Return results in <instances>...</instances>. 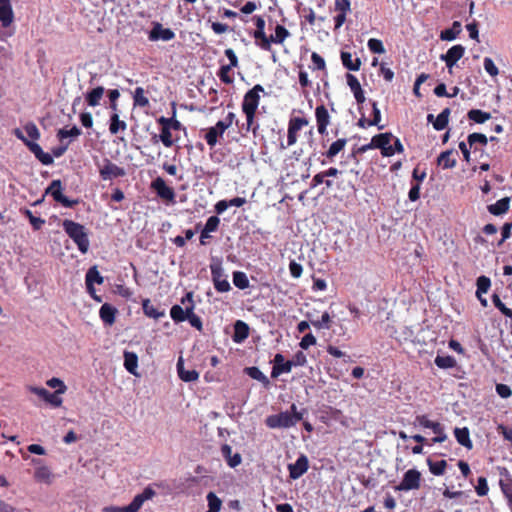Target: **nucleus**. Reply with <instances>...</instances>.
I'll list each match as a JSON object with an SVG mask.
<instances>
[{"label":"nucleus","instance_id":"1","mask_svg":"<svg viewBox=\"0 0 512 512\" xmlns=\"http://www.w3.org/2000/svg\"><path fill=\"white\" fill-rule=\"evenodd\" d=\"M303 419V412L297 411V406L292 404L290 411L280 412L278 414L269 415L265 419V424L271 429L290 428L295 426Z\"/></svg>","mask_w":512,"mask_h":512},{"label":"nucleus","instance_id":"2","mask_svg":"<svg viewBox=\"0 0 512 512\" xmlns=\"http://www.w3.org/2000/svg\"><path fill=\"white\" fill-rule=\"evenodd\" d=\"M65 233L74 241L78 250L86 254L89 250L90 242L86 228L73 220L65 219L62 222Z\"/></svg>","mask_w":512,"mask_h":512},{"label":"nucleus","instance_id":"3","mask_svg":"<svg viewBox=\"0 0 512 512\" xmlns=\"http://www.w3.org/2000/svg\"><path fill=\"white\" fill-rule=\"evenodd\" d=\"M309 124V121L305 117H291L288 122L287 131V145L281 143V149L293 146L298 140V132Z\"/></svg>","mask_w":512,"mask_h":512},{"label":"nucleus","instance_id":"4","mask_svg":"<svg viewBox=\"0 0 512 512\" xmlns=\"http://www.w3.org/2000/svg\"><path fill=\"white\" fill-rule=\"evenodd\" d=\"M210 271L214 287L218 292L224 293L231 290V285L227 280L221 262L211 263Z\"/></svg>","mask_w":512,"mask_h":512},{"label":"nucleus","instance_id":"5","mask_svg":"<svg viewBox=\"0 0 512 512\" xmlns=\"http://www.w3.org/2000/svg\"><path fill=\"white\" fill-rule=\"evenodd\" d=\"M264 92V88L260 84H256L252 89L248 90L241 104L242 111L257 112L260 103V93Z\"/></svg>","mask_w":512,"mask_h":512},{"label":"nucleus","instance_id":"6","mask_svg":"<svg viewBox=\"0 0 512 512\" xmlns=\"http://www.w3.org/2000/svg\"><path fill=\"white\" fill-rule=\"evenodd\" d=\"M254 24L256 26L255 31L252 33L253 38L255 39V44L260 49L264 51H269V43L268 36L266 35L265 29V20L262 16H254L253 17Z\"/></svg>","mask_w":512,"mask_h":512},{"label":"nucleus","instance_id":"7","mask_svg":"<svg viewBox=\"0 0 512 512\" xmlns=\"http://www.w3.org/2000/svg\"><path fill=\"white\" fill-rule=\"evenodd\" d=\"M421 473L417 469H409L404 473L403 479L397 486L399 491H410L420 488Z\"/></svg>","mask_w":512,"mask_h":512},{"label":"nucleus","instance_id":"8","mask_svg":"<svg viewBox=\"0 0 512 512\" xmlns=\"http://www.w3.org/2000/svg\"><path fill=\"white\" fill-rule=\"evenodd\" d=\"M181 303L183 305H187V318L186 320L189 321L190 325L194 328H196L198 331H202L203 329V323L201 318L194 313V300H193V292H188L186 295L181 299Z\"/></svg>","mask_w":512,"mask_h":512},{"label":"nucleus","instance_id":"9","mask_svg":"<svg viewBox=\"0 0 512 512\" xmlns=\"http://www.w3.org/2000/svg\"><path fill=\"white\" fill-rule=\"evenodd\" d=\"M151 188L156 192L157 196L162 200L169 202L175 201V191L172 187H169L165 180L161 177H157L151 182Z\"/></svg>","mask_w":512,"mask_h":512},{"label":"nucleus","instance_id":"10","mask_svg":"<svg viewBox=\"0 0 512 512\" xmlns=\"http://www.w3.org/2000/svg\"><path fill=\"white\" fill-rule=\"evenodd\" d=\"M46 192L49 193L56 202L61 203L64 207L71 208L77 203V201L70 200L63 195L60 180H53L47 188Z\"/></svg>","mask_w":512,"mask_h":512},{"label":"nucleus","instance_id":"11","mask_svg":"<svg viewBox=\"0 0 512 512\" xmlns=\"http://www.w3.org/2000/svg\"><path fill=\"white\" fill-rule=\"evenodd\" d=\"M34 394L38 395L41 399H43L46 403L50 404L52 407L57 408L62 405L61 395L63 393V389H57L54 392H50L45 388H35Z\"/></svg>","mask_w":512,"mask_h":512},{"label":"nucleus","instance_id":"12","mask_svg":"<svg viewBox=\"0 0 512 512\" xmlns=\"http://www.w3.org/2000/svg\"><path fill=\"white\" fill-rule=\"evenodd\" d=\"M99 174L102 180H112L114 178L123 177L125 170L108 159L104 160V165L100 168Z\"/></svg>","mask_w":512,"mask_h":512},{"label":"nucleus","instance_id":"13","mask_svg":"<svg viewBox=\"0 0 512 512\" xmlns=\"http://www.w3.org/2000/svg\"><path fill=\"white\" fill-rule=\"evenodd\" d=\"M394 136L390 132L380 133L372 137V145L374 149H380L383 157H391L392 151L389 150L388 145Z\"/></svg>","mask_w":512,"mask_h":512},{"label":"nucleus","instance_id":"14","mask_svg":"<svg viewBox=\"0 0 512 512\" xmlns=\"http://www.w3.org/2000/svg\"><path fill=\"white\" fill-rule=\"evenodd\" d=\"M156 495V492L153 490L152 485H148L142 493L137 494L132 502L126 506L127 512H138L143 503L147 500L152 499Z\"/></svg>","mask_w":512,"mask_h":512},{"label":"nucleus","instance_id":"15","mask_svg":"<svg viewBox=\"0 0 512 512\" xmlns=\"http://www.w3.org/2000/svg\"><path fill=\"white\" fill-rule=\"evenodd\" d=\"M308 468L309 460L306 455L301 454L295 463L288 464L289 477L293 480L299 479Z\"/></svg>","mask_w":512,"mask_h":512},{"label":"nucleus","instance_id":"16","mask_svg":"<svg viewBox=\"0 0 512 512\" xmlns=\"http://www.w3.org/2000/svg\"><path fill=\"white\" fill-rule=\"evenodd\" d=\"M315 118L317 124V130L320 135L327 134V127L330 125V114L325 107V105L321 104L315 109Z\"/></svg>","mask_w":512,"mask_h":512},{"label":"nucleus","instance_id":"17","mask_svg":"<svg viewBox=\"0 0 512 512\" xmlns=\"http://www.w3.org/2000/svg\"><path fill=\"white\" fill-rule=\"evenodd\" d=\"M464 53V46L457 44L449 48L440 58L445 62L446 66L451 69L464 56Z\"/></svg>","mask_w":512,"mask_h":512},{"label":"nucleus","instance_id":"18","mask_svg":"<svg viewBox=\"0 0 512 512\" xmlns=\"http://www.w3.org/2000/svg\"><path fill=\"white\" fill-rule=\"evenodd\" d=\"M273 362H274V365H273V368L271 371L272 378H277L278 376H280L283 373H290L292 370V367H293L292 361L291 360L285 361L284 356L280 353H277L274 356Z\"/></svg>","mask_w":512,"mask_h":512},{"label":"nucleus","instance_id":"19","mask_svg":"<svg viewBox=\"0 0 512 512\" xmlns=\"http://www.w3.org/2000/svg\"><path fill=\"white\" fill-rule=\"evenodd\" d=\"M174 37L175 33L170 28H164L162 24L158 22L154 23V26L149 33V40L151 41H170L174 39Z\"/></svg>","mask_w":512,"mask_h":512},{"label":"nucleus","instance_id":"20","mask_svg":"<svg viewBox=\"0 0 512 512\" xmlns=\"http://www.w3.org/2000/svg\"><path fill=\"white\" fill-rule=\"evenodd\" d=\"M346 81L347 85L349 86L350 90L352 91L355 100L358 104H363L365 102V96L363 89L361 87V84L356 76L353 74L347 73L346 74Z\"/></svg>","mask_w":512,"mask_h":512},{"label":"nucleus","instance_id":"21","mask_svg":"<svg viewBox=\"0 0 512 512\" xmlns=\"http://www.w3.org/2000/svg\"><path fill=\"white\" fill-rule=\"evenodd\" d=\"M457 155L458 153L453 149L441 152L437 158L438 166H441L443 169L454 168L457 164V159L455 157Z\"/></svg>","mask_w":512,"mask_h":512},{"label":"nucleus","instance_id":"22","mask_svg":"<svg viewBox=\"0 0 512 512\" xmlns=\"http://www.w3.org/2000/svg\"><path fill=\"white\" fill-rule=\"evenodd\" d=\"M86 287L90 293L94 292V284L101 285L104 282V278L100 275L96 266L88 269L85 277Z\"/></svg>","mask_w":512,"mask_h":512},{"label":"nucleus","instance_id":"23","mask_svg":"<svg viewBox=\"0 0 512 512\" xmlns=\"http://www.w3.org/2000/svg\"><path fill=\"white\" fill-rule=\"evenodd\" d=\"M221 454L231 468H235L241 464V455L239 453L232 454V447L230 445H222Z\"/></svg>","mask_w":512,"mask_h":512},{"label":"nucleus","instance_id":"24","mask_svg":"<svg viewBox=\"0 0 512 512\" xmlns=\"http://www.w3.org/2000/svg\"><path fill=\"white\" fill-rule=\"evenodd\" d=\"M249 336V326L244 321L237 320L234 324L232 339L235 343H241Z\"/></svg>","mask_w":512,"mask_h":512},{"label":"nucleus","instance_id":"25","mask_svg":"<svg viewBox=\"0 0 512 512\" xmlns=\"http://www.w3.org/2000/svg\"><path fill=\"white\" fill-rule=\"evenodd\" d=\"M288 37H290V32L283 25L277 24L275 34L268 36L269 51H271L272 43L283 44Z\"/></svg>","mask_w":512,"mask_h":512},{"label":"nucleus","instance_id":"26","mask_svg":"<svg viewBox=\"0 0 512 512\" xmlns=\"http://www.w3.org/2000/svg\"><path fill=\"white\" fill-rule=\"evenodd\" d=\"M116 313L117 309L108 303L103 304L99 310L101 320L109 326L114 324Z\"/></svg>","mask_w":512,"mask_h":512},{"label":"nucleus","instance_id":"27","mask_svg":"<svg viewBox=\"0 0 512 512\" xmlns=\"http://www.w3.org/2000/svg\"><path fill=\"white\" fill-rule=\"evenodd\" d=\"M177 372L179 378L184 382H193L198 380L199 373L196 370H185L182 357L177 362Z\"/></svg>","mask_w":512,"mask_h":512},{"label":"nucleus","instance_id":"28","mask_svg":"<svg viewBox=\"0 0 512 512\" xmlns=\"http://www.w3.org/2000/svg\"><path fill=\"white\" fill-rule=\"evenodd\" d=\"M13 18V12L10 0H0V22L4 27H8Z\"/></svg>","mask_w":512,"mask_h":512},{"label":"nucleus","instance_id":"29","mask_svg":"<svg viewBox=\"0 0 512 512\" xmlns=\"http://www.w3.org/2000/svg\"><path fill=\"white\" fill-rule=\"evenodd\" d=\"M340 58L343 66L350 71H359L361 67V59L356 57L352 58V54L350 52L341 51Z\"/></svg>","mask_w":512,"mask_h":512},{"label":"nucleus","instance_id":"30","mask_svg":"<svg viewBox=\"0 0 512 512\" xmlns=\"http://www.w3.org/2000/svg\"><path fill=\"white\" fill-rule=\"evenodd\" d=\"M35 472L34 476L37 480L46 484H51L54 478L51 470L46 466H39V463L34 460Z\"/></svg>","mask_w":512,"mask_h":512},{"label":"nucleus","instance_id":"31","mask_svg":"<svg viewBox=\"0 0 512 512\" xmlns=\"http://www.w3.org/2000/svg\"><path fill=\"white\" fill-rule=\"evenodd\" d=\"M347 144L346 138H340L331 143L328 150L324 153V156L330 160L333 161V159L344 150L345 146Z\"/></svg>","mask_w":512,"mask_h":512},{"label":"nucleus","instance_id":"32","mask_svg":"<svg viewBox=\"0 0 512 512\" xmlns=\"http://www.w3.org/2000/svg\"><path fill=\"white\" fill-rule=\"evenodd\" d=\"M226 131L225 128H219L218 127V122L216 123L215 126L213 127H210L206 134H205V140L207 142V144L212 148L214 147L217 142H218V137H222L224 132Z\"/></svg>","mask_w":512,"mask_h":512},{"label":"nucleus","instance_id":"33","mask_svg":"<svg viewBox=\"0 0 512 512\" xmlns=\"http://www.w3.org/2000/svg\"><path fill=\"white\" fill-rule=\"evenodd\" d=\"M105 89L102 86H98L88 91L85 95L86 102L89 106L95 107L100 104V101L104 95Z\"/></svg>","mask_w":512,"mask_h":512},{"label":"nucleus","instance_id":"34","mask_svg":"<svg viewBox=\"0 0 512 512\" xmlns=\"http://www.w3.org/2000/svg\"><path fill=\"white\" fill-rule=\"evenodd\" d=\"M454 435L457 440V442L466 447L467 449H472L473 443L470 439V433L468 428H455L454 429Z\"/></svg>","mask_w":512,"mask_h":512},{"label":"nucleus","instance_id":"35","mask_svg":"<svg viewBox=\"0 0 512 512\" xmlns=\"http://www.w3.org/2000/svg\"><path fill=\"white\" fill-rule=\"evenodd\" d=\"M510 199L508 197H504L498 200L496 203L488 206V211L495 216L502 215L509 210Z\"/></svg>","mask_w":512,"mask_h":512},{"label":"nucleus","instance_id":"36","mask_svg":"<svg viewBox=\"0 0 512 512\" xmlns=\"http://www.w3.org/2000/svg\"><path fill=\"white\" fill-rule=\"evenodd\" d=\"M461 31V23L459 21H454L451 28L441 31L440 39L443 41H452L457 38Z\"/></svg>","mask_w":512,"mask_h":512},{"label":"nucleus","instance_id":"37","mask_svg":"<svg viewBox=\"0 0 512 512\" xmlns=\"http://www.w3.org/2000/svg\"><path fill=\"white\" fill-rule=\"evenodd\" d=\"M144 314L150 318L158 320L165 315L164 311H159L149 299H145L142 304Z\"/></svg>","mask_w":512,"mask_h":512},{"label":"nucleus","instance_id":"38","mask_svg":"<svg viewBox=\"0 0 512 512\" xmlns=\"http://www.w3.org/2000/svg\"><path fill=\"white\" fill-rule=\"evenodd\" d=\"M450 109L445 108L442 110L440 114L436 117L435 121H433V127L437 131L444 130L449 122V116H450Z\"/></svg>","mask_w":512,"mask_h":512},{"label":"nucleus","instance_id":"39","mask_svg":"<svg viewBox=\"0 0 512 512\" xmlns=\"http://www.w3.org/2000/svg\"><path fill=\"white\" fill-rule=\"evenodd\" d=\"M127 124L125 121L120 120L118 113H113L110 116L109 131L111 134H117L119 131H125Z\"/></svg>","mask_w":512,"mask_h":512},{"label":"nucleus","instance_id":"40","mask_svg":"<svg viewBox=\"0 0 512 512\" xmlns=\"http://www.w3.org/2000/svg\"><path fill=\"white\" fill-rule=\"evenodd\" d=\"M246 116V125H243V129H245L246 132L252 131L254 136L257 135V132L259 130V124L255 121L256 112H250V111H242Z\"/></svg>","mask_w":512,"mask_h":512},{"label":"nucleus","instance_id":"41","mask_svg":"<svg viewBox=\"0 0 512 512\" xmlns=\"http://www.w3.org/2000/svg\"><path fill=\"white\" fill-rule=\"evenodd\" d=\"M138 366V357L133 352H125L124 353V367L128 372L133 375H136V369Z\"/></svg>","mask_w":512,"mask_h":512},{"label":"nucleus","instance_id":"42","mask_svg":"<svg viewBox=\"0 0 512 512\" xmlns=\"http://www.w3.org/2000/svg\"><path fill=\"white\" fill-rule=\"evenodd\" d=\"M467 117L475 123L482 124L491 118V114L480 109H471Z\"/></svg>","mask_w":512,"mask_h":512},{"label":"nucleus","instance_id":"43","mask_svg":"<svg viewBox=\"0 0 512 512\" xmlns=\"http://www.w3.org/2000/svg\"><path fill=\"white\" fill-rule=\"evenodd\" d=\"M476 296L480 298V295L486 294L491 287V280L487 276H479L476 280Z\"/></svg>","mask_w":512,"mask_h":512},{"label":"nucleus","instance_id":"44","mask_svg":"<svg viewBox=\"0 0 512 512\" xmlns=\"http://www.w3.org/2000/svg\"><path fill=\"white\" fill-rule=\"evenodd\" d=\"M307 317L310 319V323L317 329H330L331 328V317L328 312H324L321 316L320 320L311 319V315L307 313Z\"/></svg>","mask_w":512,"mask_h":512},{"label":"nucleus","instance_id":"45","mask_svg":"<svg viewBox=\"0 0 512 512\" xmlns=\"http://www.w3.org/2000/svg\"><path fill=\"white\" fill-rule=\"evenodd\" d=\"M434 363L437 367L441 369H449L454 368L456 366V360L453 356L447 355V356H440L437 355Z\"/></svg>","mask_w":512,"mask_h":512},{"label":"nucleus","instance_id":"46","mask_svg":"<svg viewBox=\"0 0 512 512\" xmlns=\"http://www.w3.org/2000/svg\"><path fill=\"white\" fill-rule=\"evenodd\" d=\"M245 372L252 379H255L261 382L264 386H268L270 384L269 379L263 374V372L257 367H247Z\"/></svg>","mask_w":512,"mask_h":512},{"label":"nucleus","instance_id":"47","mask_svg":"<svg viewBox=\"0 0 512 512\" xmlns=\"http://www.w3.org/2000/svg\"><path fill=\"white\" fill-rule=\"evenodd\" d=\"M25 133L21 129H15L14 134L21 139L27 147L32 151V125L27 124L25 126Z\"/></svg>","mask_w":512,"mask_h":512},{"label":"nucleus","instance_id":"48","mask_svg":"<svg viewBox=\"0 0 512 512\" xmlns=\"http://www.w3.org/2000/svg\"><path fill=\"white\" fill-rule=\"evenodd\" d=\"M134 106L149 107V99L145 95V90L142 87H137L133 94Z\"/></svg>","mask_w":512,"mask_h":512},{"label":"nucleus","instance_id":"49","mask_svg":"<svg viewBox=\"0 0 512 512\" xmlns=\"http://www.w3.org/2000/svg\"><path fill=\"white\" fill-rule=\"evenodd\" d=\"M427 464L429 466L430 472L435 476H441L445 473L447 462L445 460L440 461H432L430 459L427 460Z\"/></svg>","mask_w":512,"mask_h":512},{"label":"nucleus","instance_id":"50","mask_svg":"<svg viewBox=\"0 0 512 512\" xmlns=\"http://www.w3.org/2000/svg\"><path fill=\"white\" fill-rule=\"evenodd\" d=\"M187 306L183 309L180 305H173L170 310L171 318L176 322H184L187 318Z\"/></svg>","mask_w":512,"mask_h":512},{"label":"nucleus","instance_id":"51","mask_svg":"<svg viewBox=\"0 0 512 512\" xmlns=\"http://www.w3.org/2000/svg\"><path fill=\"white\" fill-rule=\"evenodd\" d=\"M172 130L170 128H161V133L159 135L160 141L163 143L165 147H172L175 142L179 140V137L173 138Z\"/></svg>","mask_w":512,"mask_h":512},{"label":"nucleus","instance_id":"52","mask_svg":"<svg viewBox=\"0 0 512 512\" xmlns=\"http://www.w3.org/2000/svg\"><path fill=\"white\" fill-rule=\"evenodd\" d=\"M34 156L44 165H50L53 163V156L49 153H45L42 148L34 142Z\"/></svg>","mask_w":512,"mask_h":512},{"label":"nucleus","instance_id":"53","mask_svg":"<svg viewBox=\"0 0 512 512\" xmlns=\"http://www.w3.org/2000/svg\"><path fill=\"white\" fill-rule=\"evenodd\" d=\"M206 498L208 501L207 512H219L222 506L221 499L214 492H209Z\"/></svg>","mask_w":512,"mask_h":512},{"label":"nucleus","instance_id":"54","mask_svg":"<svg viewBox=\"0 0 512 512\" xmlns=\"http://www.w3.org/2000/svg\"><path fill=\"white\" fill-rule=\"evenodd\" d=\"M233 283L237 288L241 290L249 287V279L247 275L242 271H235L233 273Z\"/></svg>","mask_w":512,"mask_h":512},{"label":"nucleus","instance_id":"55","mask_svg":"<svg viewBox=\"0 0 512 512\" xmlns=\"http://www.w3.org/2000/svg\"><path fill=\"white\" fill-rule=\"evenodd\" d=\"M467 142L470 147H473L476 143H479L482 146H486L488 143V139L486 135L475 132L468 135Z\"/></svg>","mask_w":512,"mask_h":512},{"label":"nucleus","instance_id":"56","mask_svg":"<svg viewBox=\"0 0 512 512\" xmlns=\"http://www.w3.org/2000/svg\"><path fill=\"white\" fill-rule=\"evenodd\" d=\"M232 67L229 65H222L217 73L219 79L225 84L233 83V77L230 75Z\"/></svg>","mask_w":512,"mask_h":512},{"label":"nucleus","instance_id":"57","mask_svg":"<svg viewBox=\"0 0 512 512\" xmlns=\"http://www.w3.org/2000/svg\"><path fill=\"white\" fill-rule=\"evenodd\" d=\"M499 486L505 498L507 499L508 504L512 503V478H509V481L500 480Z\"/></svg>","mask_w":512,"mask_h":512},{"label":"nucleus","instance_id":"58","mask_svg":"<svg viewBox=\"0 0 512 512\" xmlns=\"http://www.w3.org/2000/svg\"><path fill=\"white\" fill-rule=\"evenodd\" d=\"M492 302L497 309H499L506 317L512 319V309L506 307V305L501 301L500 297L497 294L492 295Z\"/></svg>","mask_w":512,"mask_h":512},{"label":"nucleus","instance_id":"59","mask_svg":"<svg viewBox=\"0 0 512 512\" xmlns=\"http://www.w3.org/2000/svg\"><path fill=\"white\" fill-rule=\"evenodd\" d=\"M81 134V130L77 126H73L70 129H60L57 133L58 138L62 141L68 137H78Z\"/></svg>","mask_w":512,"mask_h":512},{"label":"nucleus","instance_id":"60","mask_svg":"<svg viewBox=\"0 0 512 512\" xmlns=\"http://www.w3.org/2000/svg\"><path fill=\"white\" fill-rule=\"evenodd\" d=\"M367 46L372 53H376V54L385 53L384 45H383L382 41L379 39H375V38L369 39Z\"/></svg>","mask_w":512,"mask_h":512},{"label":"nucleus","instance_id":"61","mask_svg":"<svg viewBox=\"0 0 512 512\" xmlns=\"http://www.w3.org/2000/svg\"><path fill=\"white\" fill-rule=\"evenodd\" d=\"M475 490L478 496H486L488 494L489 487L485 477L481 476L478 478Z\"/></svg>","mask_w":512,"mask_h":512},{"label":"nucleus","instance_id":"62","mask_svg":"<svg viewBox=\"0 0 512 512\" xmlns=\"http://www.w3.org/2000/svg\"><path fill=\"white\" fill-rule=\"evenodd\" d=\"M483 65H484L485 71L490 76L495 77V76H497L499 74L498 68L496 67V65L494 64L493 60L490 57H485L484 58Z\"/></svg>","mask_w":512,"mask_h":512},{"label":"nucleus","instance_id":"63","mask_svg":"<svg viewBox=\"0 0 512 512\" xmlns=\"http://www.w3.org/2000/svg\"><path fill=\"white\" fill-rule=\"evenodd\" d=\"M219 224L220 219L217 216H211L207 219L203 229L205 230V232H215L218 229Z\"/></svg>","mask_w":512,"mask_h":512},{"label":"nucleus","instance_id":"64","mask_svg":"<svg viewBox=\"0 0 512 512\" xmlns=\"http://www.w3.org/2000/svg\"><path fill=\"white\" fill-rule=\"evenodd\" d=\"M234 122L238 124L236 115L233 112H229L223 120L218 121V127L227 130Z\"/></svg>","mask_w":512,"mask_h":512}]
</instances>
